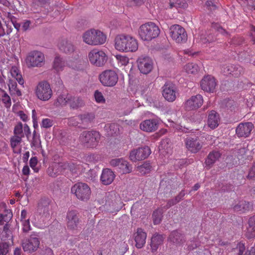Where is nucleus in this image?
<instances>
[{
	"instance_id": "obj_1",
	"label": "nucleus",
	"mask_w": 255,
	"mask_h": 255,
	"mask_svg": "<svg viewBox=\"0 0 255 255\" xmlns=\"http://www.w3.org/2000/svg\"><path fill=\"white\" fill-rule=\"evenodd\" d=\"M138 46L136 39L129 35L119 34L115 39V48L120 51L135 52Z\"/></svg>"
},
{
	"instance_id": "obj_2",
	"label": "nucleus",
	"mask_w": 255,
	"mask_h": 255,
	"mask_svg": "<svg viewBox=\"0 0 255 255\" xmlns=\"http://www.w3.org/2000/svg\"><path fill=\"white\" fill-rule=\"evenodd\" d=\"M160 33L158 27L153 22H147L141 25L138 30V34L144 41H150L157 37Z\"/></svg>"
},
{
	"instance_id": "obj_3",
	"label": "nucleus",
	"mask_w": 255,
	"mask_h": 255,
	"mask_svg": "<svg viewBox=\"0 0 255 255\" xmlns=\"http://www.w3.org/2000/svg\"><path fill=\"white\" fill-rule=\"evenodd\" d=\"M83 39L89 45H97L104 43L106 40V36L101 31L91 29L83 34Z\"/></svg>"
},
{
	"instance_id": "obj_4",
	"label": "nucleus",
	"mask_w": 255,
	"mask_h": 255,
	"mask_svg": "<svg viewBox=\"0 0 255 255\" xmlns=\"http://www.w3.org/2000/svg\"><path fill=\"white\" fill-rule=\"evenodd\" d=\"M100 139V134L99 132L94 130L84 131L80 136V142L88 147H96Z\"/></svg>"
},
{
	"instance_id": "obj_5",
	"label": "nucleus",
	"mask_w": 255,
	"mask_h": 255,
	"mask_svg": "<svg viewBox=\"0 0 255 255\" xmlns=\"http://www.w3.org/2000/svg\"><path fill=\"white\" fill-rule=\"evenodd\" d=\"M71 192L76 197L83 201H88L91 196V191L90 187L85 183L78 182L71 188Z\"/></svg>"
},
{
	"instance_id": "obj_6",
	"label": "nucleus",
	"mask_w": 255,
	"mask_h": 255,
	"mask_svg": "<svg viewBox=\"0 0 255 255\" xmlns=\"http://www.w3.org/2000/svg\"><path fill=\"white\" fill-rule=\"evenodd\" d=\"M40 237L38 233H33L29 238L24 239L22 242L23 250L25 252L32 253L39 248Z\"/></svg>"
},
{
	"instance_id": "obj_7",
	"label": "nucleus",
	"mask_w": 255,
	"mask_h": 255,
	"mask_svg": "<svg viewBox=\"0 0 255 255\" xmlns=\"http://www.w3.org/2000/svg\"><path fill=\"white\" fill-rule=\"evenodd\" d=\"M44 54L38 51L30 52L25 59L26 65L28 68L40 67L44 63Z\"/></svg>"
},
{
	"instance_id": "obj_8",
	"label": "nucleus",
	"mask_w": 255,
	"mask_h": 255,
	"mask_svg": "<svg viewBox=\"0 0 255 255\" xmlns=\"http://www.w3.org/2000/svg\"><path fill=\"white\" fill-rule=\"evenodd\" d=\"M36 94L40 100L46 101L49 100L52 95L50 84L46 81L39 82L36 87Z\"/></svg>"
},
{
	"instance_id": "obj_9",
	"label": "nucleus",
	"mask_w": 255,
	"mask_h": 255,
	"mask_svg": "<svg viewBox=\"0 0 255 255\" xmlns=\"http://www.w3.org/2000/svg\"><path fill=\"white\" fill-rule=\"evenodd\" d=\"M99 79L103 85L112 87L117 84L118 76L116 72L113 70H105L100 75Z\"/></svg>"
},
{
	"instance_id": "obj_10",
	"label": "nucleus",
	"mask_w": 255,
	"mask_h": 255,
	"mask_svg": "<svg viewBox=\"0 0 255 255\" xmlns=\"http://www.w3.org/2000/svg\"><path fill=\"white\" fill-rule=\"evenodd\" d=\"M170 36L177 43H184L187 40V34L185 29L179 25H172L169 29Z\"/></svg>"
},
{
	"instance_id": "obj_11",
	"label": "nucleus",
	"mask_w": 255,
	"mask_h": 255,
	"mask_svg": "<svg viewBox=\"0 0 255 255\" xmlns=\"http://www.w3.org/2000/svg\"><path fill=\"white\" fill-rule=\"evenodd\" d=\"M90 62L94 65L100 67L104 65L107 60V57L103 51L93 49L88 54Z\"/></svg>"
},
{
	"instance_id": "obj_12",
	"label": "nucleus",
	"mask_w": 255,
	"mask_h": 255,
	"mask_svg": "<svg viewBox=\"0 0 255 255\" xmlns=\"http://www.w3.org/2000/svg\"><path fill=\"white\" fill-rule=\"evenodd\" d=\"M67 226L71 230H77L80 227L81 222L77 211L71 210L68 211L66 216Z\"/></svg>"
},
{
	"instance_id": "obj_13",
	"label": "nucleus",
	"mask_w": 255,
	"mask_h": 255,
	"mask_svg": "<svg viewBox=\"0 0 255 255\" xmlns=\"http://www.w3.org/2000/svg\"><path fill=\"white\" fill-rule=\"evenodd\" d=\"M151 153L150 148L147 146L138 148L130 151L129 158L133 162L146 158Z\"/></svg>"
},
{
	"instance_id": "obj_14",
	"label": "nucleus",
	"mask_w": 255,
	"mask_h": 255,
	"mask_svg": "<svg viewBox=\"0 0 255 255\" xmlns=\"http://www.w3.org/2000/svg\"><path fill=\"white\" fill-rule=\"evenodd\" d=\"M111 165L117 167L122 174L129 173L132 171V166L127 161L123 158H115L111 160Z\"/></svg>"
},
{
	"instance_id": "obj_15",
	"label": "nucleus",
	"mask_w": 255,
	"mask_h": 255,
	"mask_svg": "<svg viewBox=\"0 0 255 255\" xmlns=\"http://www.w3.org/2000/svg\"><path fill=\"white\" fill-rule=\"evenodd\" d=\"M138 69L141 73L147 74L153 68V61L148 57H140L137 61Z\"/></svg>"
},
{
	"instance_id": "obj_16",
	"label": "nucleus",
	"mask_w": 255,
	"mask_h": 255,
	"mask_svg": "<svg viewBox=\"0 0 255 255\" xmlns=\"http://www.w3.org/2000/svg\"><path fill=\"white\" fill-rule=\"evenodd\" d=\"M176 93L175 86L171 83H166L162 87V95L168 102H173L175 100Z\"/></svg>"
},
{
	"instance_id": "obj_17",
	"label": "nucleus",
	"mask_w": 255,
	"mask_h": 255,
	"mask_svg": "<svg viewBox=\"0 0 255 255\" xmlns=\"http://www.w3.org/2000/svg\"><path fill=\"white\" fill-rule=\"evenodd\" d=\"M254 126L251 122L240 123L236 128V133L239 137L249 136Z\"/></svg>"
},
{
	"instance_id": "obj_18",
	"label": "nucleus",
	"mask_w": 255,
	"mask_h": 255,
	"mask_svg": "<svg viewBox=\"0 0 255 255\" xmlns=\"http://www.w3.org/2000/svg\"><path fill=\"white\" fill-rule=\"evenodd\" d=\"M216 85L215 79L211 75L204 76L200 82L202 89L209 93H213Z\"/></svg>"
},
{
	"instance_id": "obj_19",
	"label": "nucleus",
	"mask_w": 255,
	"mask_h": 255,
	"mask_svg": "<svg viewBox=\"0 0 255 255\" xmlns=\"http://www.w3.org/2000/svg\"><path fill=\"white\" fill-rule=\"evenodd\" d=\"M203 103V97L201 95L198 94L192 96L187 100L185 103V107L189 110L197 109L200 107Z\"/></svg>"
},
{
	"instance_id": "obj_20",
	"label": "nucleus",
	"mask_w": 255,
	"mask_h": 255,
	"mask_svg": "<svg viewBox=\"0 0 255 255\" xmlns=\"http://www.w3.org/2000/svg\"><path fill=\"white\" fill-rule=\"evenodd\" d=\"M186 146L188 150L195 153L202 147V142L197 138H188L186 139Z\"/></svg>"
},
{
	"instance_id": "obj_21",
	"label": "nucleus",
	"mask_w": 255,
	"mask_h": 255,
	"mask_svg": "<svg viewBox=\"0 0 255 255\" xmlns=\"http://www.w3.org/2000/svg\"><path fill=\"white\" fill-rule=\"evenodd\" d=\"M168 240L176 246H182L186 241L184 235L176 230L170 234Z\"/></svg>"
},
{
	"instance_id": "obj_22",
	"label": "nucleus",
	"mask_w": 255,
	"mask_h": 255,
	"mask_svg": "<svg viewBox=\"0 0 255 255\" xmlns=\"http://www.w3.org/2000/svg\"><path fill=\"white\" fill-rule=\"evenodd\" d=\"M253 209V204L246 200H241L238 202L233 207L235 212L241 213H245Z\"/></svg>"
},
{
	"instance_id": "obj_23",
	"label": "nucleus",
	"mask_w": 255,
	"mask_h": 255,
	"mask_svg": "<svg viewBox=\"0 0 255 255\" xmlns=\"http://www.w3.org/2000/svg\"><path fill=\"white\" fill-rule=\"evenodd\" d=\"M12 214L10 210L6 209L4 203L0 204V225H3L4 222L8 223L11 219Z\"/></svg>"
},
{
	"instance_id": "obj_24",
	"label": "nucleus",
	"mask_w": 255,
	"mask_h": 255,
	"mask_svg": "<svg viewBox=\"0 0 255 255\" xmlns=\"http://www.w3.org/2000/svg\"><path fill=\"white\" fill-rule=\"evenodd\" d=\"M135 246L137 248L141 249L145 243L146 233L141 228H138L134 234Z\"/></svg>"
},
{
	"instance_id": "obj_25",
	"label": "nucleus",
	"mask_w": 255,
	"mask_h": 255,
	"mask_svg": "<svg viewBox=\"0 0 255 255\" xmlns=\"http://www.w3.org/2000/svg\"><path fill=\"white\" fill-rule=\"evenodd\" d=\"M115 178L114 173L111 169L106 168L103 170L100 179L103 184L108 185L113 182Z\"/></svg>"
},
{
	"instance_id": "obj_26",
	"label": "nucleus",
	"mask_w": 255,
	"mask_h": 255,
	"mask_svg": "<svg viewBox=\"0 0 255 255\" xmlns=\"http://www.w3.org/2000/svg\"><path fill=\"white\" fill-rule=\"evenodd\" d=\"M158 124L155 120H145L140 124V128L146 132H152L156 130Z\"/></svg>"
},
{
	"instance_id": "obj_27",
	"label": "nucleus",
	"mask_w": 255,
	"mask_h": 255,
	"mask_svg": "<svg viewBox=\"0 0 255 255\" xmlns=\"http://www.w3.org/2000/svg\"><path fill=\"white\" fill-rule=\"evenodd\" d=\"M221 155L222 154L218 150H213L210 152L205 161L206 165L211 168L221 158Z\"/></svg>"
},
{
	"instance_id": "obj_28",
	"label": "nucleus",
	"mask_w": 255,
	"mask_h": 255,
	"mask_svg": "<svg viewBox=\"0 0 255 255\" xmlns=\"http://www.w3.org/2000/svg\"><path fill=\"white\" fill-rule=\"evenodd\" d=\"M78 119L81 121V124L88 127L94 123L95 115L94 113H86L79 115Z\"/></svg>"
},
{
	"instance_id": "obj_29",
	"label": "nucleus",
	"mask_w": 255,
	"mask_h": 255,
	"mask_svg": "<svg viewBox=\"0 0 255 255\" xmlns=\"http://www.w3.org/2000/svg\"><path fill=\"white\" fill-rule=\"evenodd\" d=\"M219 121V115L217 112L213 110L210 111L208 115L207 121L209 127L212 129L215 128L218 126Z\"/></svg>"
},
{
	"instance_id": "obj_30",
	"label": "nucleus",
	"mask_w": 255,
	"mask_h": 255,
	"mask_svg": "<svg viewBox=\"0 0 255 255\" xmlns=\"http://www.w3.org/2000/svg\"><path fill=\"white\" fill-rule=\"evenodd\" d=\"M67 65L66 60L61 56H56L53 62V68L57 72L62 71Z\"/></svg>"
},
{
	"instance_id": "obj_31",
	"label": "nucleus",
	"mask_w": 255,
	"mask_h": 255,
	"mask_svg": "<svg viewBox=\"0 0 255 255\" xmlns=\"http://www.w3.org/2000/svg\"><path fill=\"white\" fill-rule=\"evenodd\" d=\"M164 238L161 235L154 234L151 239V249L152 252H156L159 246L161 245L164 240Z\"/></svg>"
},
{
	"instance_id": "obj_32",
	"label": "nucleus",
	"mask_w": 255,
	"mask_h": 255,
	"mask_svg": "<svg viewBox=\"0 0 255 255\" xmlns=\"http://www.w3.org/2000/svg\"><path fill=\"white\" fill-rule=\"evenodd\" d=\"M59 49L65 53H71L74 51V46L71 41L62 40L59 44Z\"/></svg>"
},
{
	"instance_id": "obj_33",
	"label": "nucleus",
	"mask_w": 255,
	"mask_h": 255,
	"mask_svg": "<svg viewBox=\"0 0 255 255\" xmlns=\"http://www.w3.org/2000/svg\"><path fill=\"white\" fill-rule=\"evenodd\" d=\"M120 201L119 197L115 194H109L107 196L105 205L107 207H112L113 209H117L119 208L117 205Z\"/></svg>"
},
{
	"instance_id": "obj_34",
	"label": "nucleus",
	"mask_w": 255,
	"mask_h": 255,
	"mask_svg": "<svg viewBox=\"0 0 255 255\" xmlns=\"http://www.w3.org/2000/svg\"><path fill=\"white\" fill-rule=\"evenodd\" d=\"M249 227L247 229L246 237L249 239L255 237V216L251 217L249 220Z\"/></svg>"
},
{
	"instance_id": "obj_35",
	"label": "nucleus",
	"mask_w": 255,
	"mask_h": 255,
	"mask_svg": "<svg viewBox=\"0 0 255 255\" xmlns=\"http://www.w3.org/2000/svg\"><path fill=\"white\" fill-rule=\"evenodd\" d=\"M69 105L71 108L75 109L84 106L85 104L81 98L70 95Z\"/></svg>"
},
{
	"instance_id": "obj_36",
	"label": "nucleus",
	"mask_w": 255,
	"mask_h": 255,
	"mask_svg": "<svg viewBox=\"0 0 255 255\" xmlns=\"http://www.w3.org/2000/svg\"><path fill=\"white\" fill-rule=\"evenodd\" d=\"M246 250L244 244L242 242L238 243L235 248H233L228 253V255H243Z\"/></svg>"
},
{
	"instance_id": "obj_37",
	"label": "nucleus",
	"mask_w": 255,
	"mask_h": 255,
	"mask_svg": "<svg viewBox=\"0 0 255 255\" xmlns=\"http://www.w3.org/2000/svg\"><path fill=\"white\" fill-rule=\"evenodd\" d=\"M8 86L9 92L11 95H15L17 96H21L22 95L21 91L17 88V84L15 81L9 79Z\"/></svg>"
},
{
	"instance_id": "obj_38",
	"label": "nucleus",
	"mask_w": 255,
	"mask_h": 255,
	"mask_svg": "<svg viewBox=\"0 0 255 255\" xmlns=\"http://www.w3.org/2000/svg\"><path fill=\"white\" fill-rule=\"evenodd\" d=\"M31 147L34 149L42 147L40 135L36 133V131L34 130L33 132L32 138L31 141Z\"/></svg>"
},
{
	"instance_id": "obj_39",
	"label": "nucleus",
	"mask_w": 255,
	"mask_h": 255,
	"mask_svg": "<svg viewBox=\"0 0 255 255\" xmlns=\"http://www.w3.org/2000/svg\"><path fill=\"white\" fill-rule=\"evenodd\" d=\"M151 165L149 162H144L143 164L136 167V171L141 175L149 173L151 171Z\"/></svg>"
},
{
	"instance_id": "obj_40",
	"label": "nucleus",
	"mask_w": 255,
	"mask_h": 255,
	"mask_svg": "<svg viewBox=\"0 0 255 255\" xmlns=\"http://www.w3.org/2000/svg\"><path fill=\"white\" fill-rule=\"evenodd\" d=\"M10 73L12 77L14 78L20 85H23L24 80L19 72V69L16 67H12L10 70Z\"/></svg>"
},
{
	"instance_id": "obj_41",
	"label": "nucleus",
	"mask_w": 255,
	"mask_h": 255,
	"mask_svg": "<svg viewBox=\"0 0 255 255\" xmlns=\"http://www.w3.org/2000/svg\"><path fill=\"white\" fill-rule=\"evenodd\" d=\"M159 148L162 153H170L171 149L170 144L169 143V140L166 139L162 140Z\"/></svg>"
},
{
	"instance_id": "obj_42",
	"label": "nucleus",
	"mask_w": 255,
	"mask_h": 255,
	"mask_svg": "<svg viewBox=\"0 0 255 255\" xmlns=\"http://www.w3.org/2000/svg\"><path fill=\"white\" fill-rule=\"evenodd\" d=\"M162 211L158 209L154 211L152 214L153 221L154 225H158L160 223L162 218Z\"/></svg>"
},
{
	"instance_id": "obj_43",
	"label": "nucleus",
	"mask_w": 255,
	"mask_h": 255,
	"mask_svg": "<svg viewBox=\"0 0 255 255\" xmlns=\"http://www.w3.org/2000/svg\"><path fill=\"white\" fill-rule=\"evenodd\" d=\"M184 69L189 74H195L198 72L199 68L196 64L191 63L186 64L184 67Z\"/></svg>"
},
{
	"instance_id": "obj_44",
	"label": "nucleus",
	"mask_w": 255,
	"mask_h": 255,
	"mask_svg": "<svg viewBox=\"0 0 255 255\" xmlns=\"http://www.w3.org/2000/svg\"><path fill=\"white\" fill-rule=\"evenodd\" d=\"M70 95H61L57 98V102L61 106H65L69 104Z\"/></svg>"
},
{
	"instance_id": "obj_45",
	"label": "nucleus",
	"mask_w": 255,
	"mask_h": 255,
	"mask_svg": "<svg viewBox=\"0 0 255 255\" xmlns=\"http://www.w3.org/2000/svg\"><path fill=\"white\" fill-rule=\"evenodd\" d=\"M14 134L16 136H19L22 137H24L23 125L22 123H19L15 126L14 128Z\"/></svg>"
},
{
	"instance_id": "obj_46",
	"label": "nucleus",
	"mask_w": 255,
	"mask_h": 255,
	"mask_svg": "<svg viewBox=\"0 0 255 255\" xmlns=\"http://www.w3.org/2000/svg\"><path fill=\"white\" fill-rule=\"evenodd\" d=\"M212 27L215 30L223 35L227 37H229L230 36V34L219 25L217 24H213Z\"/></svg>"
},
{
	"instance_id": "obj_47",
	"label": "nucleus",
	"mask_w": 255,
	"mask_h": 255,
	"mask_svg": "<svg viewBox=\"0 0 255 255\" xmlns=\"http://www.w3.org/2000/svg\"><path fill=\"white\" fill-rule=\"evenodd\" d=\"M22 138V137L15 135L11 137L10 139L11 146L13 148L17 146L21 142Z\"/></svg>"
},
{
	"instance_id": "obj_48",
	"label": "nucleus",
	"mask_w": 255,
	"mask_h": 255,
	"mask_svg": "<svg viewBox=\"0 0 255 255\" xmlns=\"http://www.w3.org/2000/svg\"><path fill=\"white\" fill-rule=\"evenodd\" d=\"M170 8H172L173 7H186L187 5L186 2H181L179 0H176L175 1H171L170 0Z\"/></svg>"
},
{
	"instance_id": "obj_49",
	"label": "nucleus",
	"mask_w": 255,
	"mask_h": 255,
	"mask_svg": "<svg viewBox=\"0 0 255 255\" xmlns=\"http://www.w3.org/2000/svg\"><path fill=\"white\" fill-rule=\"evenodd\" d=\"M4 94L2 96V102L4 104L6 108H9L11 106V99L8 94L3 91Z\"/></svg>"
},
{
	"instance_id": "obj_50",
	"label": "nucleus",
	"mask_w": 255,
	"mask_h": 255,
	"mask_svg": "<svg viewBox=\"0 0 255 255\" xmlns=\"http://www.w3.org/2000/svg\"><path fill=\"white\" fill-rule=\"evenodd\" d=\"M234 68L232 72V75L234 77H238L243 73L244 69L240 66L234 65Z\"/></svg>"
},
{
	"instance_id": "obj_51",
	"label": "nucleus",
	"mask_w": 255,
	"mask_h": 255,
	"mask_svg": "<svg viewBox=\"0 0 255 255\" xmlns=\"http://www.w3.org/2000/svg\"><path fill=\"white\" fill-rule=\"evenodd\" d=\"M9 246L6 243H0V255H5L8 252Z\"/></svg>"
},
{
	"instance_id": "obj_52",
	"label": "nucleus",
	"mask_w": 255,
	"mask_h": 255,
	"mask_svg": "<svg viewBox=\"0 0 255 255\" xmlns=\"http://www.w3.org/2000/svg\"><path fill=\"white\" fill-rule=\"evenodd\" d=\"M94 97H95V100L97 103H105V99L104 98V96H103L102 93L101 92H99V91L96 90L95 92Z\"/></svg>"
},
{
	"instance_id": "obj_53",
	"label": "nucleus",
	"mask_w": 255,
	"mask_h": 255,
	"mask_svg": "<svg viewBox=\"0 0 255 255\" xmlns=\"http://www.w3.org/2000/svg\"><path fill=\"white\" fill-rule=\"evenodd\" d=\"M116 58L122 65H127L128 63L129 59L127 56L117 55Z\"/></svg>"
},
{
	"instance_id": "obj_54",
	"label": "nucleus",
	"mask_w": 255,
	"mask_h": 255,
	"mask_svg": "<svg viewBox=\"0 0 255 255\" xmlns=\"http://www.w3.org/2000/svg\"><path fill=\"white\" fill-rule=\"evenodd\" d=\"M9 227L10 226L8 223H6L5 225L3 226L2 234L5 235V238H7L10 237L11 233L9 230Z\"/></svg>"
},
{
	"instance_id": "obj_55",
	"label": "nucleus",
	"mask_w": 255,
	"mask_h": 255,
	"mask_svg": "<svg viewBox=\"0 0 255 255\" xmlns=\"http://www.w3.org/2000/svg\"><path fill=\"white\" fill-rule=\"evenodd\" d=\"M22 231L24 233L28 232L30 230V226L29 224V219L25 220L22 221Z\"/></svg>"
},
{
	"instance_id": "obj_56",
	"label": "nucleus",
	"mask_w": 255,
	"mask_h": 255,
	"mask_svg": "<svg viewBox=\"0 0 255 255\" xmlns=\"http://www.w3.org/2000/svg\"><path fill=\"white\" fill-rule=\"evenodd\" d=\"M56 166L61 171L68 169V162H60L56 164Z\"/></svg>"
},
{
	"instance_id": "obj_57",
	"label": "nucleus",
	"mask_w": 255,
	"mask_h": 255,
	"mask_svg": "<svg viewBox=\"0 0 255 255\" xmlns=\"http://www.w3.org/2000/svg\"><path fill=\"white\" fill-rule=\"evenodd\" d=\"M249 179L254 180L255 179V163L253 165L252 168L249 171L247 176Z\"/></svg>"
},
{
	"instance_id": "obj_58",
	"label": "nucleus",
	"mask_w": 255,
	"mask_h": 255,
	"mask_svg": "<svg viewBox=\"0 0 255 255\" xmlns=\"http://www.w3.org/2000/svg\"><path fill=\"white\" fill-rule=\"evenodd\" d=\"M119 249L120 250V253H125L128 250V246L127 243L125 242H121L119 244Z\"/></svg>"
},
{
	"instance_id": "obj_59",
	"label": "nucleus",
	"mask_w": 255,
	"mask_h": 255,
	"mask_svg": "<svg viewBox=\"0 0 255 255\" xmlns=\"http://www.w3.org/2000/svg\"><path fill=\"white\" fill-rule=\"evenodd\" d=\"M42 127L45 128H50L52 126V122L48 119H43L42 122Z\"/></svg>"
},
{
	"instance_id": "obj_60",
	"label": "nucleus",
	"mask_w": 255,
	"mask_h": 255,
	"mask_svg": "<svg viewBox=\"0 0 255 255\" xmlns=\"http://www.w3.org/2000/svg\"><path fill=\"white\" fill-rule=\"evenodd\" d=\"M243 42V39L242 37H235L231 39L230 42L234 45H241Z\"/></svg>"
},
{
	"instance_id": "obj_61",
	"label": "nucleus",
	"mask_w": 255,
	"mask_h": 255,
	"mask_svg": "<svg viewBox=\"0 0 255 255\" xmlns=\"http://www.w3.org/2000/svg\"><path fill=\"white\" fill-rule=\"evenodd\" d=\"M235 68L234 65H229L224 67V72L226 74H232V70Z\"/></svg>"
},
{
	"instance_id": "obj_62",
	"label": "nucleus",
	"mask_w": 255,
	"mask_h": 255,
	"mask_svg": "<svg viewBox=\"0 0 255 255\" xmlns=\"http://www.w3.org/2000/svg\"><path fill=\"white\" fill-rule=\"evenodd\" d=\"M37 164V159L36 157H32L30 161H29V164L30 167L34 169V170H35L36 172L37 171V170H36L35 169H34L35 167Z\"/></svg>"
},
{
	"instance_id": "obj_63",
	"label": "nucleus",
	"mask_w": 255,
	"mask_h": 255,
	"mask_svg": "<svg viewBox=\"0 0 255 255\" xmlns=\"http://www.w3.org/2000/svg\"><path fill=\"white\" fill-rule=\"evenodd\" d=\"M23 130L24 135L25 134L26 137L28 138L31 134V131L29 127L27 124H25L23 126Z\"/></svg>"
},
{
	"instance_id": "obj_64",
	"label": "nucleus",
	"mask_w": 255,
	"mask_h": 255,
	"mask_svg": "<svg viewBox=\"0 0 255 255\" xmlns=\"http://www.w3.org/2000/svg\"><path fill=\"white\" fill-rule=\"evenodd\" d=\"M206 5L210 10H214L217 8V6L212 0H208L206 2Z\"/></svg>"
}]
</instances>
